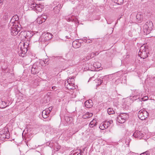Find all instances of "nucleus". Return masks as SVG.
Returning <instances> with one entry per match:
<instances>
[{"label":"nucleus","mask_w":155,"mask_h":155,"mask_svg":"<svg viewBox=\"0 0 155 155\" xmlns=\"http://www.w3.org/2000/svg\"><path fill=\"white\" fill-rule=\"evenodd\" d=\"M17 16H14L11 19L10 23L8 25L9 27L11 26V33L12 35H16L20 31L21 29L20 25H15L14 24V21L16 20V18Z\"/></svg>","instance_id":"f257e3e1"},{"label":"nucleus","mask_w":155,"mask_h":155,"mask_svg":"<svg viewBox=\"0 0 155 155\" xmlns=\"http://www.w3.org/2000/svg\"><path fill=\"white\" fill-rule=\"evenodd\" d=\"M29 44L27 42L21 43L20 45L21 46L20 51L18 52L19 56L24 57L26 55V53L28 51V48Z\"/></svg>","instance_id":"f03ea898"},{"label":"nucleus","mask_w":155,"mask_h":155,"mask_svg":"<svg viewBox=\"0 0 155 155\" xmlns=\"http://www.w3.org/2000/svg\"><path fill=\"white\" fill-rule=\"evenodd\" d=\"M149 51L147 47L144 45L141 46L138 55L140 57L143 59H145L148 57Z\"/></svg>","instance_id":"7ed1b4c3"},{"label":"nucleus","mask_w":155,"mask_h":155,"mask_svg":"<svg viewBox=\"0 0 155 155\" xmlns=\"http://www.w3.org/2000/svg\"><path fill=\"white\" fill-rule=\"evenodd\" d=\"M153 27V23L151 21H149L147 22L143 26L144 32L146 34H149L152 30Z\"/></svg>","instance_id":"20e7f679"},{"label":"nucleus","mask_w":155,"mask_h":155,"mask_svg":"<svg viewBox=\"0 0 155 155\" xmlns=\"http://www.w3.org/2000/svg\"><path fill=\"white\" fill-rule=\"evenodd\" d=\"M129 117V115L127 113L120 114L117 117V120L120 124L124 123Z\"/></svg>","instance_id":"39448f33"},{"label":"nucleus","mask_w":155,"mask_h":155,"mask_svg":"<svg viewBox=\"0 0 155 155\" xmlns=\"http://www.w3.org/2000/svg\"><path fill=\"white\" fill-rule=\"evenodd\" d=\"M41 66L39 62H36L32 66L31 71L32 74H36L41 70Z\"/></svg>","instance_id":"423d86ee"},{"label":"nucleus","mask_w":155,"mask_h":155,"mask_svg":"<svg viewBox=\"0 0 155 155\" xmlns=\"http://www.w3.org/2000/svg\"><path fill=\"white\" fill-rule=\"evenodd\" d=\"M30 6V9L31 8V10H34L37 13L41 12L44 7V6L42 5H37L34 3H31Z\"/></svg>","instance_id":"0eeeda50"},{"label":"nucleus","mask_w":155,"mask_h":155,"mask_svg":"<svg viewBox=\"0 0 155 155\" xmlns=\"http://www.w3.org/2000/svg\"><path fill=\"white\" fill-rule=\"evenodd\" d=\"M10 137L9 133L7 128H5L0 131V138L1 139H8L10 138Z\"/></svg>","instance_id":"6e6552de"},{"label":"nucleus","mask_w":155,"mask_h":155,"mask_svg":"<svg viewBox=\"0 0 155 155\" xmlns=\"http://www.w3.org/2000/svg\"><path fill=\"white\" fill-rule=\"evenodd\" d=\"M141 96L140 91L135 90L133 91L132 95L130 96V98L133 101H136L140 98Z\"/></svg>","instance_id":"1a4fd4ad"},{"label":"nucleus","mask_w":155,"mask_h":155,"mask_svg":"<svg viewBox=\"0 0 155 155\" xmlns=\"http://www.w3.org/2000/svg\"><path fill=\"white\" fill-rule=\"evenodd\" d=\"M148 113L145 110H141L138 113V116L139 118L141 120H145L148 116Z\"/></svg>","instance_id":"9d476101"},{"label":"nucleus","mask_w":155,"mask_h":155,"mask_svg":"<svg viewBox=\"0 0 155 155\" xmlns=\"http://www.w3.org/2000/svg\"><path fill=\"white\" fill-rule=\"evenodd\" d=\"M112 123V120H110L108 121H106L103 122L100 124L99 128L101 129L104 130L105 129L107 128Z\"/></svg>","instance_id":"9b49d317"},{"label":"nucleus","mask_w":155,"mask_h":155,"mask_svg":"<svg viewBox=\"0 0 155 155\" xmlns=\"http://www.w3.org/2000/svg\"><path fill=\"white\" fill-rule=\"evenodd\" d=\"M53 4H54V5H55L53 8L54 12L55 14H58L61 8L62 7L63 5L58 3H56V1H54Z\"/></svg>","instance_id":"f8f14e48"},{"label":"nucleus","mask_w":155,"mask_h":155,"mask_svg":"<svg viewBox=\"0 0 155 155\" xmlns=\"http://www.w3.org/2000/svg\"><path fill=\"white\" fill-rule=\"evenodd\" d=\"M133 136L135 138L141 139L144 136V134L141 132L136 130L133 134Z\"/></svg>","instance_id":"ddd939ff"},{"label":"nucleus","mask_w":155,"mask_h":155,"mask_svg":"<svg viewBox=\"0 0 155 155\" xmlns=\"http://www.w3.org/2000/svg\"><path fill=\"white\" fill-rule=\"evenodd\" d=\"M96 55V54L94 53H91L90 54H88L87 56L84 57L83 59V61L84 62L87 61Z\"/></svg>","instance_id":"4468645a"},{"label":"nucleus","mask_w":155,"mask_h":155,"mask_svg":"<svg viewBox=\"0 0 155 155\" xmlns=\"http://www.w3.org/2000/svg\"><path fill=\"white\" fill-rule=\"evenodd\" d=\"M52 35L51 34L49 33H47L45 34L43 36V38H44V40L48 41L52 38Z\"/></svg>","instance_id":"2eb2a0df"},{"label":"nucleus","mask_w":155,"mask_h":155,"mask_svg":"<svg viewBox=\"0 0 155 155\" xmlns=\"http://www.w3.org/2000/svg\"><path fill=\"white\" fill-rule=\"evenodd\" d=\"M84 104L86 107L90 108L93 106V103L91 100H89L85 102Z\"/></svg>","instance_id":"dca6fc26"},{"label":"nucleus","mask_w":155,"mask_h":155,"mask_svg":"<svg viewBox=\"0 0 155 155\" xmlns=\"http://www.w3.org/2000/svg\"><path fill=\"white\" fill-rule=\"evenodd\" d=\"M36 35H34V33L31 31H28L26 33V38H29L32 37H35Z\"/></svg>","instance_id":"f3484780"},{"label":"nucleus","mask_w":155,"mask_h":155,"mask_svg":"<svg viewBox=\"0 0 155 155\" xmlns=\"http://www.w3.org/2000/svg\"><path fill=\"white\" fill-rule=\"evenodd\" d=\"M143 16L140 13H138L136 15V21L139 23H140L143 20Z\"/></svg>","instance_id":"a211bd4d"},{"label":"nucleus","mask_w":155,"mask_h":155,"mask_svg":"<svg viewBox=\"0 0 155 155\" xmlns=\"http://www.w3.org/2000/svg\"><path fill=\"white\" fill-rule=\"evenodd\" d=\"M72 46L75 48H78L80 47L81 44L78 42L76 41H74L72 42Z\"/></svg>","instance_id":"6ab92c4d"},{"label":"nucleus","mask_w":155,"mask_h":155,"mask_svg":"<svg viewBox=\"0 0 155 155\" xmlns=\"http://www.w3.org/2000/svg\"><path fill=\"white\" fill-rule=\"evenodd\" d=\"M7 105L5 101H3L2 99H0V108H4Z\"/></svg>","instance_id":"aec40b11"},{"label":"nucleus","mask_w":155,"mask_h":155,"mask_svg":"<svg viewBox=\"0 0 155 155\" xmlns=\"http://www.w3.org/2000/svg\"><path fill=\"white\" fill-rule=\"evenodd\" d=\"M50 113H48L47 111L45 109L43 110L42 112V116L44 118H46L48 117Z\"/></svg>","instance_id":"412c9836"},{"label":"nucleus","mask_w":155,"mask_h":155,"mask_svg":"<svg viewBox=\"0 0 155 155\" xmlns=\"http://www.w3.org/2000/svg\"><path fill=\"white\" fill-rule=\"evenodd\" d=\"M93 114L92 113H90L89 112H87L84 115H83L82 117L83 119H86L92 117Z\"/></svg>","instance_id":"4be33fe9"},{"label":"nucleus","mask_w":155,"mask_h":155,"mask_svg":"<svg viewBox=\"0 0 155 155\" xmlns=\"http://www.w3.org/2000/svg\"><path fill=\"white\" fill-rule=\"evenodd\" d=\"M96 121L95 120L93 119L89 124V126L90 127H93L96 125Z\"/></svg>","instance_id":"5701e85b"},{"label":"nucleus","mask_w":155,"mask_h":155,"mask_svg":"<svg viewBox=\"0 0 155 155\" xmlns=\"http://www.w3.org/2000/svg\"><path fill=\"white\" fill-rule=\"evenodd\" d=\"M101 64L98 62H95L93 64V66L95 68H98L101 66Z\"/></svg>","instance_id":"b1692460"},{"label":"nucleus","mask_w":155,"mask_h":155,"mask_svg":"<svg viewBox=\"0 0 155 155\" xmlns=\"http://www.w3.org/2000/svg\"><path fill=\"white\" fill-rule=\"evenodd\" d=\"M65 86H66L67 88L69 90H72L75 88L74 86H71L70 84H67V83H65Z\"/></svg>","instance_id":"393cba45"},{"label":"nucleus","mask_w":155,"mask_h":155,"mask_svg":"<svg viewBox=\"0 0 155 155\" xmlns=\"http://www.w3.org/2000/svg\"><path fill=\"white\" fill-rule=\"evenodd\" d=\"M107 113L109 114H111L114 113V111L113 109L109 108L107 109Z\"/></svg>","instance_id":"a878e982"},{"label":"nucleus","mask_w":155,"mask_h":155,"mask_svg":"<svg viewBox=\"0 0 155 155\" xmlns=\"http://www.w3.org/2000/svg\"><path fill=\"white\" fill-rule=\"evenodd\" d=\"M65 120L66 121L68 124H70L71 122L70 118L68 117H65Z\"/></svg>","instance_id":"bb28decb"},{"label":"nucleus","mask_w":155,"mask_h":155,"mask_svg":"<svg viewBox=\"0 0 155 155\" xmlns=\"http://www.w3.org/2000/svg\"><path fill=\"white\" fill-rule=\"evenodd\" d=\"M100 78H101V79L102 80H103V81H107L108 79V77H107L106 75L104 76H101Z\"/></svg>","instance_id":"cd10ccee"},{"label":"nucleus","mask_w":155,"mask_h":155,"mask_svg":"<svg viewBox=\"0 0 155 155\" xmlns=\"http://www.w3.org/2000/svg\"><path fill=\"white\" fill-rule=\"evenodd\" d=\"M115 2L118 5H121L123 3V0H115Z\"/></svg>","instance_id":"c85d7f7f"},{"label":"nucleus","mask_w":155,"mask_h":155,"mask_svg":"<svg viewBox=\"0 0 155 155\" xmlns=\"http://www.w3.org/2000/svg\"><path fill=\"white\" fill-rule=\"evenodd\" d=\"M37 22L39 24H41L44 22V21L40 17L38 18L37 20Z\"/></svg>","instance_id":"c756f323"},{"label":"nucleus","mask_w":155,"mask_h":155,"mask_svg":"<svg viewBox=\"0 0 155 155\" xmlns=\"http://www.w3.org/2000/svg\"><path fill=\"white\" fill-rule=\"evenodd\" d=\"M89 64L88 63H87L85 64V66L84 68V69L85 71L91 70V69H90V68L89 67Z\"/></svg>","instance_id":"7c9ffc66"},{"label":"nucleus","mask_w":155,"mask_h":155,"mask_svg":"<svg viewBox=\"0 0 155 155\" xmlns=\"http://www.w3.org/2000/svg\"><path fill=\"white\" fill-rule=\"evenodd\" d=\"M41 18L44 21V22H45L47 18V17L46 15H42L41 16Z\"/></svg>","instance_id":"2f4dec72"},{"label":"nucleus","mask_w":155,"mask_h":155,"mask_svg":"<svg viewBox=\"0 0 155 155\" xmlns=\"http://www.w3.org/2000/svg\"><path fill=\"white\" fill-rule=\"evenodd\" d=\"M103 82V80H102L101 79H97V85H100Z\"/></svg>","instance_id":"473e14b6"},{"label":"nucleus","mask_w":155,"mask_h":155,"mask_svg":"<svg viewBox=\"0 0 155 155\" xmlns=\"http://www.w3.org/2000/svg\"><path fill=\"white\" fill-rule=\"evenodd\" d=\"M74 77L73 78H69L67 80V83H70V82H74Z\"/></svg>","instance_id":"72a5a7b5"},{"label":"nucleus","mask_w":155,"mask_h":155,"mask_svg":"<svg viewBox=\"0 0 155 155\" xmlns=\"http://www.w3.org/2000/svg\"><path fill=\"white\" fill-rule=\"evenodd\" d=\"M9 17L7 14H5V15L4 16L3 18L5 20H7L8 19Z\"/></svg>","instance_id":"f704fd0d"},{"label":"nucleus","mask_w":155,"mask_h":155,"mask_svg":"<svg viewBox=\"0 0 155 155\" xmlns=\"http://www.w3.org/2000/svg\"><path fill=\"white\" fill-rule=\"evenodd\" d=\"M52 109V107H50L46 109V110L47 111V112H48V113H50Z\"/></svg>","instance_id":"c9c22d12"},{"label":"nucleus","mask_w":155,"mask_h":155,"mask_svg":"<svg viewBox=\"0 0 155 155\" xmlns=\"http://www.w3.org/2000/svg\"><path fill=\"white\" fill-rule=\"evenodd\" d=\"M67 84H70V86H74V82H70V83H67Z\"/></svg>","instance_id":"e433bc0d"},{"label":"nucleus","mask_w":155,"mask_h":155,"mask_svg":"<svg viewBox=\"0 0 155 155\" xmlns=\"http://www.w3.org/2000/svg\"><path fill=\"white\" fill-rule=\"evenodd\" d=\"M148 99V97L147 96H145L143 98H142L141 99V100H143V101H144L147 100Z\"/></svg>","instance_id":"4c0bfd02"},{"label":"nucleus","mask_w":155,"mask_h":155,"mask_svg":"<svg viewBox=\"0 0 155 155\" xmlns=\"http://www.w3.org/2000/svg\"><path fill=\"white\" fill-rule=\"evenodd\" d=\"M92 41L91 40L87 39V41H86V43H89L92 42Z\"/></svg>","instance_id":"58836bf2"},{"label":"nucleus","mask_w":155,"mask_h":155,"mask_svg":"<svg viewBox=\"0 0 155 155\" xmlns=\"http://www.w3.org/2000/svg\"><path fill=\"white\" fill-rule=\"evenodd\" d=\"M87 40L86 37H84L82 39V40L85 43H86V41H87Z\"/></svg>","instance_id":"ea45409f"},{"label":"nucleus","mask_w":155,"mask_h":155,"mask_svg":"<svg viewBox=\"0 0 155 155\" xmlns=\"http://www.w3.org/2000/svg\"><path fill=\"white\" fill-rule=\"evenodd\" d=\"M69 155H81V153H78L77 154L76 153H71Z\"/></svg>","instance_id":"a19ab883"},{"label":"nucleus","mask_w":155,"mask_h":155,"mask_svg":"<svg viewBox=\"0 0 155 155\" xmlns=\"http://www.w3.org/2000/svg\"><path fill=\"white\" fill-rule=\"evenodd\" d=\"M89 64V67L90 68V69H91V70H90L92 71V65L91 64Z\"/></svg>","instance_id":"79ce46f5"},{"label":"nucleus","mask_w":155,"mask_h":155,"mask_svg":"<svg viewBox=\"0 0 155 155\" xmlns=\"http://www.w3.org/2000/svg\"><path fill=\"white\" fill-rule=\"evenodd\" d=\"M56 88V87L55 86L52 87L51 88L53 90H55Z\"/></svg>","instance_id":"37998d69"},{"label":"nucleus","mask_w":155,"mask_h":155,"mask_svg":"<svg viewBox=\"0 0 155 155\" xmlns=\"http://www.w3.org/2000/svg\"><path fill=\"white\" fill-rule=\"evenodd\" d=\"M69 21H74V19L69 18Z\"/></svg>","instance_id":"c03bdc74"},{"label":"nucleus","mask_w":155,"mask_h":155,"mask_svg":"<svg viewBox=\"0 0 155 155\" xmlns=\"http://www.w3.org/2000/svg\"><path fill=\"white\" fill-rule=\"evenodd\" d=\"M145 153V155H148V153L147 152H146Z\"/></svg>","instance_id":"a18cd8bd"},{"label":"nucleus","mask_w":155,"mask_h":155,"mask_svg":"<svg viewBox=\"0 0 155 155\" xmlns=\"http://www.w3.org/2000/svg\"><path fill=\"white\" fill-rule=\"evenodd\" d=\"M107 23L108 24H111V22H109L107 20Z\"/></svg>","instance_id":"49530a36"},{"label":"nucleus","mask_w":155,"mask_h":155,"mask_svg":"<svg viewBox=\"0 0 155 155\" xmlns=\"http://www.w3.org/2000/svg\"><path fill=\"white\" fill-rule=\"evenodd\" d=\"M46 61V60H45V61H44V62L45 63H45H45V62H46L47 63V61Z\"/></svg>","instance_id":"de8ad7c7"},{"label":"nucleus","mask_w":155,"mask_h":155,"mask_svg":"<svg viewBox=\"0 0 155 155\" xmlns=\"http://www.w3.org/2000/svg\"><path fill=\"white\" fill-rule=\"evenodd\" d=\"M3 0H0V3H2L3 2Z\"/></svg>","instance_id":"09e8293b"},{"label":"nucleus","mask_w":155,"mask_h":155,"mask_svg":"<svg viewBox=\"0 0 155 155\" xmlns=\"http://www.w3.org/2000/svg\"><path fill=\"white\" fill-rule=\"evenodd\" d=\"M121 18V17H120L119 18H118L117 19V20H119Z\"/></svg>","instance_id":"8fccbe9b"},{"label":"nucleus","mask_w":155,"mask_h":155,"mask_svg":"<svg viewBox=\"0 0 155 155\" xmlns=\"http://www.w3.org/2000/svg\"><path fill=\"white\" fill-rule=\"evenodd\" d=\"M66 38H67V39L69 38L68 37V36H66Z\"/></svg>","instance_id":"3c124183"},{"label":"nucleus","mask_w":155,"mask_h":155,"mask_svg":"<svg viewBox=\"0 0 155 155\" xmlns=\"http://www.w3.org/2000/svg\"><path fill=\"white\" fill-rule=\"evenodd\" d=\"M59 149H60V148L59 147L57 148V150H59Z\"/></svg>","instance_id":"603ef678"},{"label":"nucleus","mask_w":155,"mask_h":155,"mask_svg":"<svg viewBox=\"0 0 155 155\" xmlns=\"http://www.w3.org/2000/svg\"><path fill=\"white\" fill-rule=\"evenodd\" d=\"M50 120V119L49 120H48V121L49 120Z\"/></svg>","instance_id":"864d4df0"}]
</instances>
